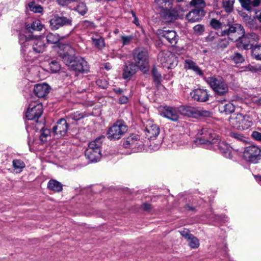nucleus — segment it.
I'll use <instances>...</instances> for the list:
<instances>
[{"mask_svg": "<svg viewBox=\"0 0 261 261\" xmlns=\"http://www.w3.org/2000/svg\"><path fill=\"white\" fill-rule=\"evenodd\" d=\"M251 48L252 57L257 60H261V44L255 45Z\"/></svg>", "mask_w": 261, "mask_h": 261, "instance_id": "obj_35", "label": "nucleus"}, {"mask_svg": "<svg viewBox=\"0 0 261 261\" xmlns=\"http://www.w3.org/2000/svg\"><path fill=\"white\" fill-rule=\"evenodd\" d=\"M234 0H223V7L226 12H230L233 10Z\"/></svg>", "mask_w": 261, "mask_h": 261, "instance_id": "obj_39", "label": "nucleus"}, {"mask_svg": "<svg viewBox=\"0 0 261 261\" xmlns=\"http://www.w3.org/2000/svg\"><path fill=\"white\" fill-rule=\"evenodd\" d=\"M211 115V113L206 110L196 108V118L198 117H208Z\"/></svg>", "mask_w": 261, "mask_h": 261, "instance_id": "obj_46", "label": "nucleus"}, {"mask_svg": "<svg viewBox=\"0 0 261 261\" xmlns=\"http://www.w3.org/2000/svg\"><path fill=\"white\" fill-rule=\"evenodd\" d=\"M194 33L198 35H201L204 31V27L203 25L198 24L193 27Z\"/></svg>", "mask_w": 261, "mask_h": 261, "instance_id": "obj_51", "label": "nucleus"}, {"mask_svg": "<svg viewBox=\"0 0 261 261\" xmlns=\"http://www.w3.org/2000/svg\"><path fill=\"white\" fill-rule=\"evenodd\" d=\"M43 113V106L41 103L33 102L29 105L25 116L28 120L38 122V118Z\"/></svg>", "mask_w": 261, "mask_h": 261, "instance_id": "obj_7", "label": "nucleus"}, {"mask_svg": "<svg viewBox=\"0 0 261 261\" xmlns=\"http://www.w3.org/2000/svg\"><path fill=\"white\" fill-rule=\"evenodd\" d=\"M166 7L167 8L163 9L161 12L162 17L167 21H171L177 19L178 17L177 10Z\"/></svg>", "mask_w": 261, "mask_h": 261, "instance_id": "obj_22", "label": "nucleus"}, {"mask_svg": "<svg viewBox=\"0 0 261 261\" xmlns=\"http://www.w3.org/2000/svg\"><path fill=\"white\" fill-rule=\"evenodd\" d=\"M231 60L236 64H239L243 63L245 59L243 56L239 53H234L231 57Z\"/></svg>", "mask_w": 261, "mask_h": 261, "instance_id": "obj_42", "label": "nucleus"}, {"mask_svg": "<svg viewBox=\"0 0 261 261\" xmlns=\"http://www.w3.org/2000/svg\"><path fill=\"white\" fill-rule=\"evenodd\" d=\"M69 69L82 73H87L89 71L87 62L83 58H76Z\"/></svg>", "mask_w": 261, "mask_h": 261, "instance_id": "obj_16", "label": "nucleus"}, {"mask_svg": "<svg viewBox=\"0 0 261 261\" xmlns=\"http://www.w3.org/2000/svg\"><path fill=\"white\" fill-rule=\"evenodd\" d=\"M63 51L60 52V56L62 58L63 62L69 68L72 62L76 58L74 56V50L69 44L63 45Z\"/></svg>", "mask_w": 261, "mask_h": 261, "instance_id": "obj_12", "label": "nucleus"}, {"mask_svg": "<svg viewBox=\"0 0 261 261\" xmlns=\"http://www.w3.org/2000/svg\"><path fill=\"white\" fill-rule=\"evenodd\" d=\"M260 4V0H253L252 1H251V7L252 6L253 7H256L259 5Z\"/></svg>", "mask_w": 261, "mask_h": 261, "instance_id": "obj_63", "label": "nucleus"}, {"mask_svg": "<svg viewBox=\"0 0 261 261\" xmlns=\"http://www.w3.org/2000/svg\"><path fill=\"white\" fill-rule=\"evenodd\" d=\"M179 232L180 234L187 240L192 235V234L190 233L189 230L186 228L180 231Z\"/></svg>", "mask_w": 261, "mask_h": 261, "instance_id": "obj_59", "label": "nucleus"}, {"mask_svg": "<svg viewBox=\"0 0 261 261\" xmlns=\"http://www.w3.org/2000/svg\"><path fill=\"white\" fill-rule=\"evenodd\" d=\"M228 44V42L227 40L226 39L222 40L220 38V41L218 42L216 45L222 48H225L227 46Z\"/></svg>", "mask_w": 261, "mask_h": 261, "instance_id": "obj_58", "label": "nucleus"}, {"mask_svg": "<svg viewBox=\"0 0 261 261\" xmlns=\"http://www.w3.org/2000/svg\"><path fill=\"white\" fill-rule=\"evenodd\" d=\"M184 68L186 69L193 70L197 74L203 77V73L196 63L190 59H186L184 61Z\"/></svg>", "mask_w": 261, "mask_h": 261, "instance_id": "obj_26", "label": "nucleus"}, {"mask_svg": "<svg viewBox=\"0 0 261 261\" xmlns=\"http://www.w3.org/2000/svg\"><path fill=\"white\" fill-rule=\"evenodd\" d=\"M230 135L231 137L236 138L239 140H243V136L238 133L231 132Z\"/></svg>", "mask_w": 261, "mask_h": 261, "instance_id": "obj_60", "label": "nucleus"}, {"mask_svg": "<svg viewBox=\"0 0 261 261\" xmlns=\"http://www.w3.org/2000/svg\"><path fill=\"white\" fill-rule=\"evenodd\" d=\"M155 2L159 4L165 3V6L172 8L173 0H155Z\"/></svg>", "mask_w": 261, "mask_h": 261, "instance_id": "obj_56", "label": "nucleus"}, {"mask_svg": "<svg viewBox=\"0 0 261 261\" xmlns=\"http://www.w3.org/2000/svg\"><path fill=\"white\" fill-rule=\"evenodd\" d=\"M242 16L244 22L248 28L254 30H256L259 28L257 24V21L254 17H251L245 13H243Z\"/></svg>", "mask_w": 261, "mask_h": 261, "instance_id": "obj_30", "label": "nucleus"}, {"mask_svg": "<svg viewBox=\"0 0 261 261\" xmlns=\"http://www.w3.org/2000/svg\"><path fill=\"white\" fill-rule=\"evenodd\" d=\"M146 135L149 139L156 138L160 133V128L159 126L152 123H149L146 127Z\"/></svg>", "mask_w": 261, "mask_h": 261, "instance_id": "obj_25", "label": "nucleus"}, {"mask_svg": "<svg viewBox=\"0 0 261 261\" xmlns=\"http://www.w3.org/2000/svg\"><path fill=\"white\" fill-rule=\"evenodd\" d=\"M127 130V126L123 121H117L111 127L108 132V138L110 140H115L121 138V137Z\"/></svg>", "mask_w": 261, "mask_h": 261, "instance_id": "obj_4", "label": "nucleus"}, {"mask_svg": "<svg viewBox=\"0 0 261 261\" xmlns=\"http://www.w3.org/2000/svg\"><path fill=\"white\" fill-rule=\"evenodd\" d=\"M204 16V10L194 9L187 14L186 18L189 21L195 22L200 21Z\"/></svg>", "mask_w": 261, "mask_h": 261, "instance_id": "obj_21", "label": "nucleus"}, {"mask_svg": "<svg viewBox=\"0 0 261 261\" xmlns=\"http://www.w3.org/2000/svg\"><path fill=\"white\" fill-rule=\"evenodd\" d=\"M252 137L256 140L261 141V133L258 132H253Z\"/></svg>", "mask_w": 261, "mask_h": 261, "instance_id": "obj_61", "label": "nucleus"}, {"mask_svg": "<svg viewBox=\"0 0 261 261\" xmlns=\"http://www.w3.org/2000/svg\"><path fill=\"white\" fill-rule=\"evenodd\" d=\"M158 35L164 41L165 39L172 45H174L177 42L178 36L173 30H158Z\"/></svg>", "mask_w": 261, "mask_h": 261, "instance_id": "obj_15", "label": "nucleus"}, {"mask_svg": "<svg viewBox=\"0 0 261 261\" xmlns=\"http://www.w3.org/2000/svg\"><path fill=\"white\" fill-rule=\"evenodd\" d=\"M210 25L215 30L222 29V23H221L219 20L215 18H213L211 19L210 22Z\"/></svg>", "mask_w": 261, "mask_h": 261, "instance_id": "obj_49", "label": "nucleus"}, {"mask_svg": "<svg viewBox=\"0 0 261 261\" xmlns=\"http://www.w3.org/2000/svg\"><path fill=\"white\" fill-rule=\"evenodd\" d=\"M49 134V130L48 129H42L41 132V134L40 136V140L42 142L44 143L47 140V137Z\"/></svg>", "mask_w": 261, "mask_h": 261, "instance_id": "obj_53", "label": "nucleus"}, {"mask_svg": "<svg viewBox=\"0 0 261 261\" xmlns=\"http://www.w3.org/2000/svg\"><path fill=\"white\" fill-rule=\"evenodd\" d=\"M128 101V98L125 96H122L119 98V102L121 104L126 103Z\"/></svg>", "mask_w": 261, "mask_h": 261, "instance_id": "obj_62", "label": "nucleus"}, {"mask_svg": "<svg viewBox=\"0 0 261 261\" xmlns=\"http://www.w3.org/2000/svg\"><path fill=\"white\" fill-rule=\"evenodd\" d=\"M193 99L199 102H205L209 99L210 94L206 89H196L191 92Z\"/></svg>", "mask_w": 261, "mask_h": 261, "instance_id": "obj_18", "label": "nucleus"}, {"mask_svg": "<svg viewBox=\"0 0 261 261\" xmlns=\"http://www.w3.org/2000/svg\"><path fill=\"white\" fill-rule=\"evenodd\" d=\"M173 9H175V10H177V12H178V15H179V13L180 12H184V9H183V8H182L181 7V6L180 5H177L175 8H174Z\"/></svg>", "mask_w": 261, "mask_h": 261, "instance_id": "obj_64", "label": "nucleus"}, {"mask_svg": "<svg viewBox=\"0 0 261 261\" xmlns=\"http://www.w3.org/2000/svg\"><path fill=\"white\" fill-rule=\"evenodd\" d=\"M260 70H261L260 66H253L250 65H248L241 68V71H251L252 72H256Z\"/></svg>", "mask_w": 261, "mask_h": 261, "instance_id": "obj_44", "label": "nucleus"}, {"mask_svg": "<svg viewBox=\"0 0 261 261\" xmlns=\"http://www.w3.org/2000/svg\"><path fill=\"white\" fill-rule=\"evenodd\" d=\"M50 69L53 72H57L60 69V65L56 61H53L49 64Z\"/></svg>", "mask_w": 261, "mask_h": 261, "instance_id": "obj_52", "label": "nucleus"}, {"mask_svg": "<svg viewBox=\"0 0 261 261\" xmlns=\"http://www.w3.org/2000/svg\"><path fill=\"white\" fill-rule=\"evenodd\" d=\"M50 86L46 83L36 84L34 87V94L38 97H44L49 92Z\"/></svg>", "mask_w": 261, "mask_h": 261, "instance_id": "obj_19", "label": "nucleus"}, {"mask_svg": "<svg viewBox=\"0 0 261 261\" xmlns=\"http://www.w3.org/2000/svg\"><path fill=\"white\" fill-rule=\"evenodd\" d=\"M26 43L32 44V49L35 53H41L45 50V44L40 38L32 37V39L27 40Z\"/></svg>", "mask_w": 261, "mask_h": 261, "instance_id": "obj_17", "label": "nucleus"}, {"mask_svg": "<svg viewBox=\"0 0 261 261\" xmlns=\"http://www.w3.org/2000/svg\"><path fill=\"white\" fill-rule=\"evenodd\" d=\"M152 73L154 77V81L158 83H159L161 80V75L158 71L155 68H153L152 70Z\"/></svg>", "mask_w": 261, "mask_h": 261, "instance_id": "obj_54", "label": "nucleus"}, {"mask_svg": "<svg viewBox=\"0 0 261 261\" xmlns=\"http://www.w3.org/2000/svg\"><path fill=\"white\" fill-rule=\"evenodd\" d=\"M205 40L206 42L216 45L218 42L220 41V37L216 33L211 32L205 38Z\"/></svg>", "mask_w": 261, "mask_h": 261, "instance_id": "obj_36", "label": "nucleus"}, {"mask_svg": "<svg viewBox=\"0 0 261 261\" xmlns=\"http://www.w3.org/2000/svg\"><path fill=\"white\" fill-rule=\"evenodd\" d=\"M229 122L232 127L238 130L247 129L252 124L248 116L240 113L231 115L229 118Z\"/></svg>", "mask_w": 261, "mask_h": 261, "instance_id": "obj_3", "label": "nucleus"}, {"mask_svg": "<svg viewBox=\"0 0 261 261\" xmlns=\"http://www.w3.org/2000/svg\"><path fill=\"white\" fill-rule=\"evenodd\" d=\"M200 132V134L204 136L196 140L198 144H215L218 142V138H216V136L212 133V130L203 128Z\"/></svg>", "mask_w": 261, "mask_h": 261, "instance_id": "obj_14", "label": "nucleus"}, {"mask_svg": "<svg viewBox=\"0 0 261 261\" xmlns=\"http://www.w3.org/2000/svg\"><path fill=\"white\" fill-rule=\"evenodd\" d=\"M93 46L99 50L102 49L106 46L104 38L97 33H94L91 36Z\"/></svg>", "mask_w": 261, "mask_h": 261, "instance_id": "obj_24", "label": "nucleus"}, {"mask_svg": "<svg viewBox=\"0 0 261 261\" xmlns=\"http://www.w3.org/2000/svg\"><path fill=\"white\" fill-rule=\"evenodd\" d=\"M142 141L138 135L131 134L123 140V146L125 148L134 149L135 151L139 150L140 146L142 145Z\"/></svg>", "mask_w": 261, "mask_h": 261, "instance_id": "obj_13", "label": "nucleus"}, {"mask_svg": "<svg viewBox=\"0 0 261 261\" xmlns=\"http://www.w3.org/2000/svg\"><path fill=\"white\" fill-rule=\"evenodd\" d=\"M29 7L31 11L35 13H41L43 8L40 5L35 4V2H31L29 4Z\"/></svg>", "mask_w": 261, "mask_h": 261, "instance_id": "obj_43", "label": "nucleus"}, {"mask_svg": "<svg viewBox=\"0 0 261 261\" xmlns=\"http://www.w3.org/2000/svg\"><path fill=\"white\" fill-rule=\"evenodd\" d=\"M68 129V125L65 119H60L57 123V124L53 127V132L57 135L60 136H64L66 134Z\"/></svg>", "mask_w": 261, "mask_h": 261, "instance_id": "obj_20", "label": "nucleus"}, {"mask_svg": "<svg viewBox=\"0 0 261 261\" xmlns=\"http://www.w3.org/2000/svg\"><path fill=\"white\" fill-rule=\"evenodd\" d=\"M72 21L71 17L60 16L57 14L54 15L49 20L50 27L51 30H56L64 26H71Z\"/></svg>", "mask_w": 261, "mask_h": 261, "instance_id": "obj_10", "label": "nucleus"}, {"mask_svg": "<svg viewBox=\"0 0 261 261\" xmlns=\"http://www.w3.org/2000/svg\"><path fill=\"white\" fill-rule=\"evenodd\" d=\"M138 68V67L133 63H126L123 69V77L124 79L130 78L135 74Z\"/></svg>", "mask_w": 261, "mask_h": 261, "instance_id": "obj_23", "label": "nucleus"}, {"mask_svg": "<svg viewBox=\"0 0 261 261\" xmlns=\"http://www.w3.org/2000/svg\"><path fill=\"white\" fill-rule=\"evenodd\" d=\"M160 114L162 116L170 120L176 122L179 118V108L166 106L160 108Z\"/></svg>", "mask_w": 261, "mask_h": 261, "instance_id": "obj_8", "label": "nucleus"}, {"mask_svg": "<svg viewBox=\"0 0 261 261\" xmlns=\"http://www.w3.org/2000/svg\"><path fill=\"white\" fill-rule=\"evenodd\" d=\"M134 36L133 35L129 36H122L121 37V39L122 40V43L123 46L127 45L130 44L132 41L134 39Z\"/></svg>", "mask_w": 261, "mask_h": 261, "instance_id": "obj_50", "label": "nucleus"}, {"mask_svg": "<svg viewBox=\"0 0 261 261\" xmlns=\"http://www.w3.org/2000/svg\"><path fill=\"white\" fill-rule=\"evenodd\" d=\"M75 10L81 15H84L87 13V8L85 4L82 3L77 6Z\"/></svg>", "mask_w": 261, "mask_h": 261, "instance_id": "obj_47", "label": "nucleus"}, {"mask_svg": "<svg viewBox=\"0 0 261 261\" xmlns=\"http://www.w3.org/2000/svg\"><path fill=\"white\" fill-rule=\"evenodd\" d=\"M242 6L245 9L251 10V1L250 0H240Z\"/></svg>", "mask_w": 261, "mask_h": 261, "instance_id": "obj_55", "label": "nucleus"}, {"mask_svg": "<svg viewBox=\"0 0 261 261\" xmlns=\"http://www.w3.org/2000/svg\"><path fill=\"white\" fill-rule=\"evenodd\" d=\"M101 142L100 138L90 142L85 153L86 158L90 163H96L99 161L101 157Z\"/></svg>", "mask_w": 261, "mask_h": 261, "instance_id": "obj_2", "label": "nucleus"}, {"mask_svg": "<svg viewBox=\"0 0 261 261\" xmlns=\"http://www.w3.org/2000/svg\"><path fill=\"white\" fill-rule=\"evenodd\" d=\"M13 166L15 169L21 171L25 167V164L22 161L16 159L13 161Z\"/></svg>", "mask_w": 261, "mask_h": 261, "instance_id": "obj_45", "label": "nucleus"}, {"mask_svg": "<svg viewBox=\"0 0 261 261\" xmlns=\"http://www.w3.org/2000/svg\"><path fill=\"white\" fill-rule=\"evenodd\" d=\"M84 115L83 113H80V112H76L73 113L71 114L68 116V118L69 119H72L75 121H78L82 118H84Z\"/></svg>", "mask_w": 261, "mask_h": 261, "instance_id": "obj_48", "label": "nucleus"}, {"mask_svg": "<svg viewBox=\"0 0 261 261\" xmlns=\"http://www.w3.org/2000/svg\"><path fill=\"white\" fill-rule=\"evenodd\" d=\"M180 115L196 118V108L189 106L179 107Z\"/></svg>", "mask_w": 261, "mask_h": 261, "instance_id": "obj_29", "label": "nucleus"}, {"mask_svg": "<svg viewBox=\"0 0 261 261\" xmlns=\"http://www.w3.org/2000/svg\"><path fill=\"white\" fill-rule=\"evenodd\" d=\"M260 152L261 150L258 147L254 145L249 146L245 148L243 157L248 162L256 163Z\"/></svg>", "mask_w": 261, "mask_h": 261, "instance_id": "obj_11", "label": "nucleus"}, {"mask_svg": "<svg viewBox=\"0 0 261 261\" xmlns=\"http://www.w3.org/2000/svg\"><path fill=\"white\" fill-rule=\"evenodd\" d=\"M189 246L192 248H197L199 246V240L197 238L192 234L187 239Z\"/></svg>", "mask_w": 261, "mask_h": 261, "instance_id": "obj_40", "label": "nucleus"}, {"mask_svg": "<svg viewBox=\"0 0 261 261\" xmlns=\"http://www.w3.org/2000/svg\"><path fill=\"white\" fill-rule=\"evenodd\" d=\"M135 64L140 69L143 70L148 66V53L146 49L138 48L134 49L133 52Z\"/></svg>", "mask_w": 261, "mask_h": 261, "instance_id": "obj_6", "label": "nucleus"}, {"mask_svg": "<svg viewBox=\"0 0 261 261\" xmlns=\"http://www.w3.org/2000/svg\"><path fill=\"white\" fill-rule=\"evenodd\" d=\"M221 110H223L226 114H229L233 112L235 110L234 106L230 103L225 104V105L222 106L220 107Z\"/></svg>", "mask_w": 261, "mask_h": 261, "instance_id": "obj_41", "label": "nucleus"}, {"mask_svg": "<svg viewBox=\"0 0 261 261\" xmlns=\"http://www.w3.org/2000/svg\"><path fill=\"white\" fill-rule=\"evenodd\" d=\"M190 5L191 6L195 8L196 9L203 10L206 6L204 0H192Z\"/></svg>", "mask_w": 261, "mask_h": 261, "instance_id": "obj_37", "label": "nucleus"}, {"mask_svg": "<svg viewBox=\"0 0 261 261\" xmlns=\"http://www.w3.org/2000/svg\"><path fill=\"white\" fill-rule=\"evenodd\" d=\"M259 40V37L257 34L254 33H249L243 36L241 40L238 44L239 48H243L244 49H248L252 48L253 45L257 42Z\"/></svg>", "mask_w": 261, "mask_h": 261, "instance_id": "obj_9", "label": "nucleus"}, {"mask_svg": "<svg viewBox=\"0 0 261 261\" xmlns=\"http://www.w3.org/2000/svg\"><path fill=\"white\" fill-rule=\"evenodd\" d=\"M218 146L219 149L225 157L229 159L232 158V148L228 144L224 141L219 142Z\"/></svg>", "mask_w": 261, "mask_h": 261, "instance_id": "obj_27", "label": "nucleus"}, {"mask_svg": "<svg viewBox=\"0 0 261 261\" xmlns=\"http://www.w3.org/2000/svg\"><path fill=\"white\" fill-rule=\"evenodd\" d=\"M245 33V29L243 27L240 25L236 30V32L235 31V33H233L230 37L229 39L233 41H236L238 40H240V41Z\"/></svg>", "mask_w": 261, "mask_h": 261, "instance_id": "obj_32", "label": "nucleus"}, {"mask_svg": "<svg viewBox=\"0 0 261 261\" xmlns=\"http://www.w3.org/2000/svg\"><path fill=\"white\" fill-rule=\"evenodd\" d=\"M57 3L61 6H65L72 2H78L80 0H57Z\"/></svg>", "mask_w": 261, "mask_h": 261, "instance_id": "obj_57", "label": "nucleus"}, {"mask_svg": "<svg viewBox=\"0 0 261 261\" xmlns=\"http://www.w3.org/2000/svg\"><path fill=\"white\" fill-rule=\"evenodd\" d=\"M47 187L49 190L56 192H60L63 189L62 184L55 179H51L48 181Z\"/></svg>", "mask_w": 261, "mask_h": 261, "instance_id": "obj_31", "label": "nucleus"}, {"mask_svg": "<svg viewBox=\"0 0 261 261\" xmlns=\"http://www.w3.org/2000/svg\"><path fill=\"white\" fill-rule=\"evenodd\" d=\"M60 37L57 34L50 33L46 36V40L49 43H57L60 41Z\"/></svg>", "mask_w": 261, "mask_h": 261, "instance_id": "obj_38", "label": "nucleus"}, {"mask_svg": "<svg viewBox=\"0 0 261 261\" xmlns=\"http://www.w3.org/2000/svg\"><path fill=\"white\" fill-rule=\"evenodd\" d=\"M19 43L21 45V51L25 54L27 51L30 53L32 49V44H28L27 40L32 39V37H27L23 35H20L19 37Z\"/></svg>", "mask_w": 261, "mask_h": 261, "instance_id": "obj_28", "label": "nucleus"}, {"mask_svg": "<svg viewBox=\"0 0 261 261\" xmlns=\"http://www.w3.org/2000/svg\"><path fill=\"white\" fill-rule=\"evenodd\" d=\"M43 25L41 23L39 20H35L30 24H27L26 28L29 31H40L42 29Z\"/></svg>", "mask_w": 261, "mask_h": 261, "instance_id": "obj_34", "label": "nucleus"}, {"mask_svg": "<svg viewBox=\"0 0 261 261\" xmlns=\"http://www.w3.org/2000/svg\"><path fill=\"white\" fill-rule=\"evenodd\" d=\"M158 62L163 68H172L176 65V57L174 54L168 50L161 51L158 57Z\"/></svg>", "mask_w": 261, "mask_h": 261, "instance_id": "obj_5", "label": "nucleus"}, {"mask_svg": "<svg viewBox=\"0 0 261 261\" xmlns=\"http://www.w3.org/2000/svg\"><path fill=\"white\" fill-rule=\"evenodd\" d=\"M203 79L216 94L223 96L228 93L229 91L228 84L222 76L218 75L203 76Z\"/></svg>", "mask_w": 261, "mask_h": 261, "instance_id": "obj_1", "label": "nucleus"}, {"mask_svg": "<svg viewBox=\"0 0 261 261\" xmlns=\"http://www.w3.org/2000/svg\"><path fill=\"white\" fill-rule=\"evenodd\" d=\"M240 25L241 24L236 23L233 25H229L228 29L221 31V35L222 36H227L229 39L230 37L233 33H235V31L236 32V30Z\"/></svg>", "mask_w": 261, "mask_h": 261, "instance_id": "obj_33", "label": "nucleus"}]
</instances>
